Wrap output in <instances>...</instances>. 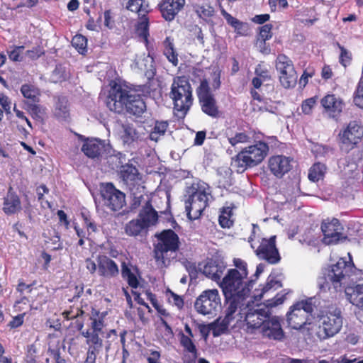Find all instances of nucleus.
I'll return each instance as SVG.
<instances>
[{
    "label": "nucleus",
    "mask_w": 363,
    "mask_h": 363,
    "mask_svg": "<svg viewBox=\"0 0 363 363\" xmlns=\"http://www.w3.org/2000/svg\"><path fill=\"white\" fill-rule=\"evenodd\" d=\"M106 106L110 111L121 113L125 110L133 115L140 116L146 109L141 96L125 84H115L109 91Z\"/></svg>",
    "instance_id": "1"
},
{
    "label": "nucleus",
    "mask_w": 363,
    "mask_h": 363,
    "mask_svg": "<svg viewBox=\"0 0 363 363\" xmlns=\"http://www.w3.org/2000/svg\"><path fill=\"white\" fill-rule=\"evenodd\" d=\"M354 264L352 257L348 253V260L346 258H340L335 264H332L326 269L324 278H320L318 285L321 291L330 289L331 284L335 291H340L343 284L347 283V279L353 274Z\"/></svg>",
    "instance_id": "2"
},
{
    "label": "nucleus",
    "mask_w": 363,
    "mask_h": 363,
    "mask_svg": "<svg viewBox=\"0 0 363 363\" xmlns=\"http://www.w3.org/2000/svg\"><path fill=\"white\" fill-rule=\"evenodd\" d=\"M315 322V335L320 340H325L340 333L343 318L339 308L330 305L320 310Z\"/></svg>",
    "instance_id": "3"
},
{
    "label": "nucleus",
    "mask_w": 363,
    "mask_h": 363,
    "mask_svg": "<svg viewBox=\"0 0 363 363\" xmlns=\"http://www.w3.org/2000/svg\"><path fill=\"white\" fill-rule=\"evenodd\" d=\"M158 242L154 247V258L159 268L170 264L179 249V237L172 230H166L157 235Z\"/></svg>",
    "instance_id": "4"
},
{
    "label": "nucleus",
    "mask_w": 363,
    "mask_h": 363,
    "mask_svg": "<svg viewBox=\"0 0 363 363\" xmlns=\"http://www.w3.org/2000/svg\"><path fill=\"white\" fill-rule=\"evenodd\" d=\"M247 272L231 269L220 281L225 298L238 296L247 298L252 287V281L247 279Z\"/></svg>",
    "instance_id": "5"
},
{
    "label": "nucleus",
    "mask_w": 363,
    "mask_h": 363,
    "mask_svg": "<svg viewBox=\"0 0 363 363\" xmlns=\"http://www.w3.org/2000/svg\"><path fill=\"white\" fill-rule=\"evenodd\" d=\"M189 199L186 202V211L190 220L199 218L208 205V197L211 195L209 186L203 182L194 183L189 189Z\"/></svg>",
    "instance_id": "6"
},
{
    "label": "nucleus",
    "mask_w": 363,
    "mask_h": 363,
    "mask_svg": "<svg viewBox=\"0 0 363 363\" xmlns=\"http://www.w3.org/2000/svg\"><path fill=\"white\" fill-rule=\"evenodd\" d=\"M249 303L248 301L241 312L237 314L238 319L234 325H238V328L245 326L247 333H253L256 330L262 329L269 316V313L266 308L259 305L251 306Z\"/></svg>",
    "instance_id": "7"
},
{
    "label": "nucleus",
    "mask_w": 363,
    "mask_h": 363,
    "mask_svg": "<svg viewBox=\"0 0 363 363\" xmlns=\"http://www.w3.org/2000/svg\"><path fill=\"white\" fill-rule=\"evenodd\" d=\"M259 231V227L252 224V234L248 238L251 247L255 249V252L260 259L266 260L269 264H277L280 260V256L276 247V236L269 239L261 238L257 233Z\"/></svg>",
    "instance_id": "8"
},
{
    "label": "nucleus",
    "mask_w": 363,
    "mask_h": 363,
    "mask_svg": "<svg viewBox=\"0 0 363 363\" xmlns=\"http://www.w3.org/2000/svg\"><path fill=\"white\" fill-rule=\"evenodd\" d=\"M169 97L173 101L176 111L186 114L193 103L192 89L185 77L174 78L171 85Z\"/></svg>",
    "instance_id": "9"
},
{
    "label": "nucleus",
    "mask_w": 363,
    "mask_h": 363,
    "mask_svg": "<svg viewBox=\"0 0 363 363\" xmlns=\"http://www.w3.org/2000/svg\"><path fill=\"white\" fill-rule=\"evenodd\" d=\"M315 303V298L311 297L292 305L286 313L289 326L297 330L304 328L308 324L309 315L313 312Z\"/></svg>",
    "instance_id": "10"
},
{
    "label": "nucleus",
    "mask_w": 363,
    "mask_h": 363,
    "mask_svg": "<svg viewBox=\"0 0 363 363\" xmlns=\"http://www.w3.org/2000/svg\"><path fill=\"white\" fill-rule=\"evenodd\" d=\"M268 150V145L263 142H259L243 149L238 154L234 161L235 165L238 167L237 171L242 172L247 167L259 164L266 157Z\"/></svg>",
    "instance_id": "11"
},
{
    "label": "nucleus",
    "mask_w": 363,
    "mask_h": 363,
    "mask_svg": "<svg viewBox=\"0 0 363 363\" xmlns=\"http://www.w3.org/2000/svg\"><path fill=\"white\" fill-rule=\"evenodd\" d=\"M220 306V298L217 289L203 291L194 303L196 311L203 315L215 314L218 311Z\"/></svg>",
    "instance_id": "12"
},
{
    "label": "nucleus",
    "mask_w": 363,
    "mask_h": 363,
    "mask_svg": "<svg viewBox=\"0 0 363 363\" xmlns=\"http://www.w3.org/2000/svg\"><path fill=\"white\" fill-rule=\"evenodd\" d=\"M276 69L279 74V82L286 89L294 87L297 82V74L292 61L285 55H278L276 60Z\"/></svg>",
    "instance_id": "13"
},
{
    "label": "nucleus",
    "mask_w": 363,
    "mask_h": 363,
    "mask_svg": "<svg viewBox=\"0 0 363 363\" xmlns=\"http://www.w3.org/2000/svg\"><path fill=\"white\" fill-rule=\"evenodd\" d=\"M197 95L202 111L212 118H217L219 114L218 108L213 95L210 91L207 80L203 79L201 82L197 89Z\"/></svg>",
    "instance_id": "14"
},
{
    "label": "nucleus",
    "mask_w": 363,
    "mask_h": 363,
    "mask_svg": "<svg viewBox=\"0 0 363 363\" xmlns=\"http://www.w3.org/2000/svg\"><path fill=\"white\" fill-rule=\"evenodd\" d=\"M101 196L104 204L113 211H119L125 204V194L111 183L102 186Z\"/></svg>",
    "instance_id": "15"
},
{
    "label": "nucleus",
    "mask_w": 363,
    "mask_h": 363,
    "mask_svg": "<svg viewBox=\"0 0 363 363\" xmlns=\"http://www.w3.org/2000/svg\"><path fill=\"white\" fill-rule=\"evenodd\" d=\"M340 141L342 147H345L346 151L352 149L363 138V128L356 121H351L340 133Z\"/></svg>",
    "instance_id": "16"
},
{
    "label": "nucleus",
    "mask_w": 363,
    "mask_h": 363,
    "mask_svg": "<svg viewBox=\"0 0 363 363\" xmlns=\"http://www.w3.org/2000/svg\"><path fill=\"white\" fill-rule=\"evenodd\" d=\"M321 230L324 235L323 242L325 244H336L344 238L342 233L343 228L337 218L324 220L321 225Z\"/></svg>",
    "instance_id": "17"
},
{
    "label": "nucleus",
    "mask_w": 363,
    "mask_h": 363,
    "mask_svg": "<svg viewBox=\"0 0 363 363\" xmlns=\"http://www.w3.org/2000/svg\"><path fill=\"white\" fill-rule=\"evenodd\" d=\"M325 113L332 118L337 119L345 108L343 100L335 94H328L321 99Z\"/></svg>",
    "instance_id": "18"
},
{
    "label": "nucleus",
    "mask_w": 363,
    "mask_h": 363,
    "mask_svg": "<svg viewBox=\"0 0 363 363\" xmlns=\"http://www.w3.org/2000/svg\"><path fill=\"white\" fill-rule=\"evenodd\" d=\"M293 160L284 155H275L269 159L268 166L270 172L277 177L281 178L289 172L292 167Z\"/></svg>",
    "instance_id": "19"
},
{
    "label": "nucleus",
    "mask_w": 363,
    "mask_h": 363,
    "mask_svg": "<svg viewBox=\"0 0 363 363\" xmlns=\"http://www.w3.org/2000/svg\"><path fill=\"white\" fill-rule=\"evenodd\" d=\"M98 274L105 279H113L119 275L120 269L116 262L106 255H99Z\"/></svg>",
    "instance_id": "20"
},
{
    "label": "nucleus",
    "mask_w": 363,
    "mask_h": 363,
    "mask_svg": "<svg viewBox=\"0 0 363 363\" xmlns=\"http://www.w3.org/2000/svg\"><path fill=\"white\" fill-rule=\"evenodd\" d=\"M263 336L275 340H281L284 337V333L281 328L278 317H269L265 321L261 329Z\"/></svg>",
    "instance_id": "21"
},
{
    "label": "nucleus",
    "mask_w": 363,
    "mask_h": 363,
    "mask_svg": "<svg viewBox=\"0 0 363 363\" xmlns=\"http://www.w3.org/2000/svg\"><path fill=\"white\" fill-rule=\"evenodd\" d=\"M115 132L124 144L130 145L140 138L138 132L130 123L117 122L115 125Z\"/></svg>",
    "instance_id": "22"
},
{
    "label": "nucleus",
    "mask_w": 363,
    "mask_h": 363,
    "mask_svg": "<svg viewBox=\"0 0 363 363\" xmlns=\"http://www.w3.org/2000/svg\"><path fill=\"white\" fill-rule=\"evenodd\" d=\"M247 298L230 296L225 298L227 308L225 310V318L233 323H236L238 319L237 314L241 312V309L244 308L247 303H245Z\"/></svg>",
    "instance_id": "23"
},
{
    "label": "nucleus",
    "mask_w": 363,
    "mask_h": 363,
    "mask_svg": "<svg viewBox=\"0 0 363 363\" xmlns=\"http://www.w3.org/2000/svg\"><path fill=\"white\" fill-rule=\"evenodd\" d=\"M121 177L131 191H133L136 185L140 186L141 176L135 167L132 164H125L121 167Z\"/></svg>",
    "instance_id": "24"
},
{
    "label": "nucleus",
    "mask_w": 363,
    "mask_h": 363,
    "mask_svg": "<svg viewBox=\"0 0 363 363\" xmlns=\"http://www.w3.org/2000/svg\"><path fill=\"white\" fill-rule=\"evenodd\" d=\"M185 0H164L160 9L163 18L166 21H172L178 12L183 8Z\"/></svg>",
    "instance_id": "25"
},
{
    "label": "nucleus",
    "mask_w": 363,
    "mask_h": 363,
    "mask_svg": "<svg viewBox=\"0 0 363 363\" xmlns=\"http://www.w3.org/2000/svg\"><path fill=\"white\" fill-rule=\"evenodd\" d=\"M282 286L281 280L274 275H269L267 279L266 284L255 294L256 299L264 298Z\"/></svg>",
    "instance_id": "26"
},
{
    "label": "nucleus",
    "mask_w": 363,
    "mask_h": 363,
    "mask_svg": "<svg viewBox=\"0 0 363 363\" xmlns=\"http://www.w3.org/2000/svg\"><path fill=\"white\" fill-rule=\"evenodd\" d=\"M347 300L363 311V284H357L345 289Z\"/></svg>",
    "instance_id": "27"
},
{
    "label": "nucleus",
    "mask_w": 363,
    "mask_h": 363,
    "mask_svg": "<svg viewBox=\"0 0 363 363\" xmlns=\"http://www.w3.org/2000/svg\"><path fill=\"white\" fill-rule=\"evenodd\" d=\"M158 216L156 211L153 209L150 203L145 201V206L139 214V219L145 228L154 225L157 221Z\"/></svg>",
    "instance_id": "28"
},
{
    "label": "nucleus",
    "mask_w": 363,
    "mask_h": 363,
    "mask_svg": "<svg viewBox=\"0 0 363 363\" xmlns=\"http://www.w3.org/2000/svg\"><path fill=\"white\" fill-rule=\"evenodd\" d=\"M21 201L18 196L10 189L4 198L3 211L6 214H13L20 211Z\"/></svg>",
    "instance_id": "29"
},
{
    "label": "nucleus",
    "mask_w": 363,
    "mask_h": 363,
    "mask_svg": "<svg viewBox=\"0 0 363 363\" xmlns=\"http://www.w3.org/2000/svg\"><path fill=\"white\" fill-rule=\"evenodd\" d=\"M82 335L86 337V343L88 345V351L99 353L103 347V340L99 337V334L92 333L89 330L82 331Z\"/></svg>",
    "instance_id": "30"
},
{
    "label": "nucleus",
    "mask_w": 363,
    "mask_h": 363,
    "mask_svg": "<svg viewBox=\"0 0 363 363\" xmlns=\"http://www.w3.org/2000/svg\"><path fill=\"white\" fill-rule=\"evenodd\" d=\"M104 144L97 139L87 140L82 147V151L90 158H96L99 156Z\"/></svg>",
    "instance_id": "31"
},
{
    "label": "nucleus",
    "mask_w": 363,
    "mask_h": 363,
    "mask_svg": "<svg viewBox=\"0 0 363 363\" xmlns=\"http://www.w3.org/2000/svg\"><path fill=\"white\" fill-rule=\"evenodd\" d=\"M225 267L216 262H208L203 267V273L211 279L218 282L220 281Z\"/></svg>",
    "instance_id": "32"
},
{
    "label": "nucleus",
    "mask_w": 363,
    "mask_h": 363,
    "mask_svg": "<svg viewBox=\"0 0 363 363\" xmlns=\"http://www.w3.org/2000/svg\"><path fill=\"white\" fill-rule=\"evenodd\" d=\"M106 313H100L99 311L92 309L90 315L91 329L89 330L92 333L100 334L102 333V330L105 326L104 318Z\"/></svg>",
    "instance_id": "33"
},
{
    "label": "nucleus",
    "mask_w": 363,
    "mask_h": 363,
    "mask_svg": "<svg viewBox=\"0 0 363 363\" xmlns=\"http://www.w3.org/2000/svg\"><path fill=\"white\" fill-rule=\"evenodd\" d=\"M126 9L138 13L139 17L146 16L150 11L149 4L145 0H129Z\"/></svg>",
    "instance_id": "34"
},
{
    "label": "nucleus",
    "mask_w": 363,
    "mask_h": 363,
    "mask_svg": "<svg viewBox=\"0 0 363 363\" xmlns=\"http://www.w3.org/2000/svg\"><path fill=\"white\" fill-rule=\"evenodd\" d=\"M235 323H233L230 320H227V318L224 317L223 319H218L210 324L209 328L211 330H212L213 335L214 337H218L225 333L229 326L238 327V325H234Z\"/></svg>",
    "instance_id": "35"
},
{
    "label": "nucleus",
    "mask_w": 363,
    "mask_h": 363,
    "mask_svg": "<svg viewBox=\"0 0 363 363\" xmlns=\"http://www.w3.org/2000/svg\"><path fill=\"white\" fill-rule=\"evenodd\" d=\"M256 77L252 79V83L255 88L259 89L262 83L268 82L271 79V76L268 69L259 64L255 69Z\"/></svg>",
    "instance_id": "36"
},
{
    "label": "nucleus",
    "mask_w": 363,
    "mask_h": 363,
    "mask_svg": "<svg viewBox=\"0 0 363 363\" xmlns=\"http://www.w3.org/2000/svg\"><path fill=\"white\" fill-rule=\"evenodd\" d=\"M121 267V275L126 279L129 286L136 289L138 286V281L136 276L131 272L128 264L122 259H119Z\"/></svg>",
    "instance_id": "37"
},
{
    "label": "nucleus",
    "mask_w": 363,
    "mask_h": 363,
    "mask_svg": "<svg viewBox=\"0 0 363 363\" xmlns=\"http://www.w3.org/2000/svg\"><path fill=\"white\" fill-rule=\"evenodd\" d=\"M55 115L61 119H67L69 115L68 101L65 97H60L56 102Z\"/></svg>",
    "instance_id": "38"
},
{
    "label": "nucleus",
    "mask_w": 363,
    "mask_h": 363,
    "mask_svg": "<svg viewBox=\"0 0 363 363\" xmlns=\"http://www.w3.org/2000/svg\"><path fill=\"white\" fill-rule=\"evenodd\" d=\"M167 127V122L157 121L150 133V139L152 141L157 142L162 136L164 135Z\"/></svg>",
    "instance_id": "39"
},
{
    "label": "nucleus",
    "mask_w": 363,
    "mask_h": 363,
    "mask_svg": "<svg viewBox=\"0 0 363 363\" xmlns=\"http://www.w3.org/2000/svg\"><path fill=\"white\" fill-rule=\"evenodd\" d=\"M326 171V167L322 163L314 164L309 169L308 179L313 182H318L323 179Z\"/></svg>",
    "instance_id": "40"
},
{
    "label": "nucleus",
    "mask_w": 363,
    "mask_h": 363,
    "mask_svg": "<svg viewBox=\"0 0 363 363\" xmlns=\"http://www.w3.org/2000/svg\"><path fill=\"white\" fill-rule=\"evenodd\" d=\"M145 229L139 218L130 220L125 226V232L129 236H137Z\"/></svg>",
    "instance_id": "41"
},
{
    "label": "nucleus",
    "mask_w": 363,
    "mask_h": 363,
    "mask_svg": "<svg viewBox=\"0 0 363 363\" xmlns=\"http://www.w3.org/2000/svg\"><path fill=\"white\" fill-rule=\"evenodd\" d=\"M21 92L25 98L30 99L33 102L38 101L40 95V91L38 88L27 84L21 86Z\"/></svg>",
    "instance_id": "42"
},
{
    "label": "nucleus",
    "mask_w": 363,
    "mask_h": 363,
    "mask_svg": "<svg viewBox=\"0 0 363 363\" xmlns=\"http://www.w3.org/2000/svg\"><path fill=\"white\" fill-rule=\"evenodd\" d=\"M25 106V109L31 115L33 118L38 121L43 120V116L45 114L44 107L30 102H26Z\"/></svg>",
    "instance_id": "43"
},
{
    "label": "nucleus",
    "mask_w": 363,
    "mask_h": 363,
    "mask_svg": "<svg viewBox=\"0 0 363 363\" xmlns=\"http://www.w3.org/2000/svg\"><path fill=\"white\" fill-rule=\"evenodd\" d=\"M164 54L168 59V60L172 63L174 66H177L178 64L177 54L174 50V45L170 40L169 38H167L164 42Z\"/></svg>",
    "instance_id": "44"
},
{
    "label": "nucleus",
    "mask_w": 363,
    "mask_h": 363,
    "mask_svg": "<svg viewBox=\"0 0 363 363\" xmlns=\"http://www.w3.org/2000/svg\"><path fill=\"white\" fill-rule=\"evenodd\" d=\"M140 21L138 23L136 26V33L137 34L141 37L145 42H147V37L149 35V23L148 18L146 16L140 17Z\"/></svg>",
    "instance_id": "45"
},
{
    "label": "nucleus",
    "mask_w": 363,
    "mask_h": 363,
    "mask_svg": "<svg viewBox=\"0 0 363 363\" xmlns=\"http://www.w3.org/2000/svg\"><path fill=\"white\" fill-rule=\"evenodd\" d=\"M195 11L199 18L208 21L210 17H211L214 13V9L212 6L205 4V5H196L194 7Z\"/></svg>",
    "instance_id": "46"
},
{
    "label": "nucleus",
    "mask_w": 363,
    "mask_h": 363,
    "mask_svg": "<svg viewBox=\"0 0 363 363\" xmlns=\"http://www.w3.org/2000/svg\"><path fill=\"white\" fill-rule=\"evenodd\" d=\"M231 215L232 210L230 208H223L218 218L219 224L222 228H229L233 225V220L230 218Z\"/></svg>",
    "instance_id": "47"
},
{
    "label": "nucleus",
    "mask_w": 363,
    "mask_h": 363,
    "mask_svg": "<svg viewBox=\"0 0 363 363\" xmlns=\"http://www.w3.org/2000/svg\"><path fill=\"white\" fill-rule=\"evenodd\" d=\"M86 38L82 35H76L72 40V45L79 53L84 54L86 51Z\"/></svg>",
    "instance_id": "48"
},
{
    "label": "nucleus",
    "mask_w": 363,
    "mask_h": 363,
    "mask_svg": "<svg viewBox=\"0 0 363 363\" xmlns=\"http://www.w3.org/2000/svg\"><path fill=\"white\" fill-rule=\"evenodd\" d=\"M180 344L184 347V350L189 353H196V352H198L191 337L183 333L180 335Z\"/></svg>",
    "instance_id": "49"
},
{
    "label": "nucleus",
    "mask_w": 363,
    "mask_h": 363,
    "mask_svg": "<svg viewBox=\"0 0 363 363\" xmlns=\"http://www.w3.org/2000/svg\"><path fill=\"white\" fill-rule=\"evenodd\" d=\"M228 141L232 146H235L239 143H248L250 137L245 133H238L235 136L228 138Z\"/></svg>",
    "instance_id": "50"
},
{
    "label": "nucleus",
    "mask_w": 363,
    "mask_h": 363,
    "mask_svg": "<svg viewBox=\"0 0 363 363\" xmlns=\"http://www.w3.org/2000/svg\"><path fill=\"white\" fill-rule=\"evenodd\" d=\"M286 298V294H277L273 298L264 299L266 307H275L282 304Z\"/></svg>",
    "instance_id": "51"
},
{
    "label": "nucleus",
    "mask_w": 363,
    "mask_h": 363,
    "mask_svg": "<svg viewBox=\"0 0 363 363\" xmlns=\"http://www.w3.org/2000/svg\"><path fill=\"white\" fill-rule=\"evenodd\" d=\"M355 105L363 108V77L361 78L354 98Z\"/></svg>",
    "instance_id": "52"
},
{
    "label": "nucleus",
    "mask_w": 363,
    "mask_h": 363,
    "mask_svg": "<svg viewBox=\"0 0 363 363\" xmlns=\"http://www.w3.org/2000/svg\"><path fill=\"white\" fill-rule=\"evenodd\" d=\"M272 26L270 24H265L259 29V33L257 39L261 40H267L272 37Z\"/></svg>",
    "instance_id": "53"
},
{
    "label": "nucleus",
    "mask_w": 363,
    "mask_h": 363,
    "mask_svg": "<svg viewBox=\"0 0 363 363\" xmlns=\"http://www.w3.org/2000/svg\"><path fill=\"white\" fill-rule=\"evenodd\" d=\"M38 350L34 344L28 345L26 350L27 363H35Z\"/></svg>",
    "instance_id": "54"
},
{
    "label": "nucleus",
    "mask_w": 363,
    "mask_h": 363,
    "mask_svg": "<svg viewBox=\"0 0 363 363\" xmlns=\"http://www.w3.org/2000/svg\"><path fill=\"white\" fill-rule=\"evenodd\" d=\"M23 46L15 47L13 50L8 51V55L11 60L13 62H20L22 60L23 57L21 52L23 50Z\"/></svg>",
    "instance_id": "55"
},
{
    "label": "nucleus",
    "mask_w": 363,
    "mask_h": 363,
    "mask_svg": "<svg viewBox=\"0 0 363 363\" xmlns=\"http://www.w3.org/2000/svg\"><path fill=\"white\" fill-rule=\"evenodd\" d=\"M316 97H311L303 101L301 105L303 113L305 114H310L311 113L313 108L316 104Z\"/></svg>",
    "instance_id": "56"
},
{
    "label": "nucleus",
    "mask_w": 363,
    "mask_h": 363,
    "mask_svg": "<svg viewBox=\"0 0 363 363\" xmlns=\"http://www.w3.org/2000/svg\"><path fill=\"white\" fill-rule=\"evenodd\" d=\"M169 301L175 305L178 308H182L184 305L183 299L179 295L169 291L168 295Z\"/></svg>",
    "instance_id": "57"
},
{
    "label": "nucleus",
    "mask_w": 363,
    "mask_h": 363,
    "mask_svg": "<svg viewBox=\"0 0 363 363\" xmlns=\"http://www.w3.org/2000/svg\"><path fill=\"white\" fill-rule=\"evenodd\" d=\"M26 313L19 314L12 318V320L9 323L8 325L11 328H16L23 325L24 321V316Z\"/></svg>",
    "instance_id": "58"
},
{
    "label": "nucleus",
    "mask_w": 363,
    "mask_h": 363,
    "mask_svg": "<svg viewBox=\"0 0 363 363\" xmlns=\"http://www.w3.org/2000/svg\"><path fill=\"white\" fill-rule=\"evenodd\" d=\"M145 201L150 203V201L147 196L146 197L142 194L139 196H134L132 206L133 208H136L140 206L143 207V206H145Z\"/></svg>",
    "instance_id": "59"
},
{
    "label": "nucleus",
    "mask_w": 363,
    "mask_h": 363,
    "mask_svg": "<svg viewBox=\"0 0 363 363\" xmlns=\"http://www.w3.org/2000/svg\"><path fill=\"white\" fill-rule=\"evenodd\" d=\"M341 52L340 55V62L346 67L350 62V54L349 52L342 46H340Z\"/></svg>",
    "instance_id": "60"
},
{
    "label": "nucleus",
    "mask_w": 363,
    "mask_h": 363,
    "mask_svg": "<svg viewBox=\"0 0 363 363\" xmlns=\"http://www.w3.org/2000/svg\"><path fill=\"white\" fill-rule=\"evenodd\" d=\"M220 8L221 13L226 20V21L228 22V23L234 28L235 26H236L240 22V21L233 17L230 14L225 11V10L222 7L221 4H220Z\"/></svg>",
    "instance_id": "61"
},
{
    "label": "nucleus",
    "mask_w": 363,
    "mask_h": 363,
    "mask_svg": "<svg viewBox=\"0 0 363 363\" xmlns=\"http://www.w3.org/2000/svg\"><path fill=\"white\" fill-rule=\"evenodd\" d=\"M234 29L240 35H247L249 30L247 24L241 21L235 26Z\"/></svg>",
    "instance_id": "62"
},
{
    "label": "nucleus",
    "mask_w": 363,
    "mask_h": 363,
    "mask_svg": "<svg viewBox=\"0 0 363 363\" xmlns=\"http://www.w3.org/2000/svg\"><path fill=\"white\" fill-rule=\"evenodd\" d=\"M152 62L153 59L148 55L147 57H144L143 59H139L136 62V65L140 69L144 70L147 69V64H152Z\"/></svg>",
    "instance_id": "63"
},
{
    "label": "nucleus",
    "mask_w": 363,
    "mask_h": 363,
    "mask_svg": "<svg viewBox=\"0 0 363 363\" xmlns=\"http://www.w3.org/2000/svg\"><path fill=\"white\" fill-rule=\"evenodd\" d=\"M256 45L258 48L260 52L264 55H268L270 53V48L266 44V40H261L259 39H257Z\"/></svg>",
    "instance_id": "64"
}]
</instances>
